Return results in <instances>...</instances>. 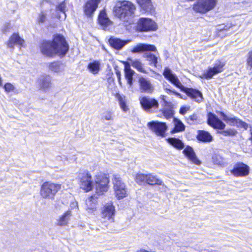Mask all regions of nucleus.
Instances as JSON below:
<instances>
[{
	"label": "nucleus",
	"instance_id": "obj_54",
	"mask_svg": "<svg viewBox=\"0 0 252 252\" xmlns=\"http://www.w3.org/2000/svg\"><path fill=\"white\" fill-rule=\"evenodd\" d=\"M164 97L165 98L166 97V96H162V99H164Z\"/></svg>",
	"mask_w": 252,
	"mask_h": 252
},
{
	"label": "nucleus",
	"instance_id": "obj_29",
	"mask_svg": "<svg viewBox=\"0 0 252 252\" xmlns=\"http://www.w3.org/2000/svg\"><path fill=\"white\" fill-rule=\"evenodd\" d=\"M146 183L150 185H162V181L152 174H146Z\"/></svg>",
	"mask_w": 252,
	"mask_h": 252
},
{
	"label": "nucleus",
	"instance_id": "obj_30",
	"mask_svg": "<svg viewBox=\"0 0 252 252\" xmlns=\"http://www.w3.org/2000/svg\"><path fill=\"white\" fill-rule=\"evenodd\" d=\"M141 8L145 12H150L153 5L151 0H136Z\"/></svg>",
	"mask_w": 252,
	"mask_h": 252
},
{
	"label": "nucleus",
	"instance_id": "obj_35",
	"mask_svg": "<svg viewBox=\"0 0 252 252\" xmlns=\"http://www.w3.org/2000/svg\"><path fill=\"white\" fill-rule=\"evenodd\" d=\"M174 128L171 131L172 133L183 131L185 129L184 124L179 120L174 118Z\"/></svg>",
	"mask_w": 252,
	"mask_h": 252
},
{
	"label": "nucleus",
	"instance_id": "obj_16",
	"mask_svg": "<svg viewBox=\"0 0 252 252\" xmlns=\"http://www.w3.org/2000/svg\"><path fill=\"white\" fill-rule=\"evenodd\" d=\"M139 83L141 92L151 94L154 91V87L149 79L143 77L139 78Z\"/></svg>",
	"mask_w": 252,
	"mask_h": 252
},
{
	"label": "nucleus",
	"instance_id": "obj_50",
	"mask_svg": "<svg viewBox=\"0 0 252 252\" xmlns=\"http://www.w3.org/2000/svg\"><path fill=\"white\" fill-rule=\"evenodd\" d=\"M165 90L166 91V92L167 94H169L170 93H172V94H174L175 95H176V96H179V97L182 98L181 94H180L175 92V91L171 90H170V89H168V88H165Z\"/></svg>",
	"mask_w": 252,
	"mask_h": 252
},
{
	"label": "nucleus",
	"instance_id": "obj_55",
	"mask_svg": "<svg viewBox=\"0 0 252 252\" xmlns=\"http://www.w3.org/2000/svg\"><path fill=\"white\" fill-rule=\"evenodd\" d=\"M251 82H252V78L251 79Z\"/></svg>",
	"mask_w": 252,
	"mask_h": 252
},
{
	"label": "nucleus",
	"instance_id": "obj_24",
	"mask_svg": "<svg viewBox=\"0 0 252 252\" xmlns=\"http://www.w3.org/2000/svg\"><path fill=\"white\" fill-rule=\"evenodd\" d=\"M96 200L94 196H91L86 200V210L89 213H92L96 210Z\"/></svg>",
	"mask_w": 252,
	"mask_h": 252
},
{
	"label": "nucleus",
	"instance_id": "obj_42",
	"mask_svg": "<svg viewBox=\"0 0 252 252\" xmlns=\"http://www.w3.org/2000/svg\"><path fill=\"white\" fill-rule=\"evenodd\" d=\"M47 11H43L39 14L37 22L39 24L45 23L47 20Z\"/></svg>",
	"mask_w": 252,
	"mask_h": 252
},
{
	"label": "nucleus",
	"instance_id": "obj_3",
	"mask_svg": "<svg viewBox=\"0 0 252 252\" xmlns=\"http://www.w3.org/2000/svg\"><path fill=\"white\" fill-rule=\"evenodd\" d=\"M135 10L134 4L126 0L117 1L114 7L115 16L124 22H130Z\"/></svg>",
	"mask_w": 252,
	"mask_h": 252
},
{
	"label": "nucleus",
	"instance_id": "obj_39",
	"mask_svg": "<svg viewBox=\"0 0 252 252\" xmlns=\"http://www.w3.org/2000/svg\"><path fill=\"white\" fill-rule=\"evenodd\" d=\"M212 161L215 164L224 165L226 163L225 159L219 155H214L212 157Z\"/></svg>",
	"mask_w": 252,
	"mask_h": 252
},
{
	"label": "nucleus",
	"instance_id": "obj_53",
	"mask_svg": "<svg viewBox=\"0 0 252 252\" xmlns=\"http://www.w3.org/2000/svg\"><path fill=\"white\" fill-rule=\"evenodd\" d=\"M251 135H252V136H251V139H252V128H251Z\"/></svg>",
	"mask_w": 252,
	"mask_h": 252
},
{
	"label": "nucleus",
	"instance_id": "obj_34",
	"mask_svg": "<svg viewBox=\"0 0 252 252\" xmlns=\"http://www.w3.org/2000/svg\"><path fill=\"white\" fill-rule=\"evenodd\" d=\"M143 57L147 59L150 65H153L155 67L157 66L158 62V58L157 56L151 53H146L144 54Z\"/></svg>",
	"mask_w": 252,
	"mask_h": 252
},
{
	"label": "nucleus",
	"instance_id": "obj_11",
	"mask_svg": "<svg viewBox=\"0 0 252 252\" xmlns=\"http://www.w3.org/2000/svg\"><path fill=\"white\" fill-rule=\"evenodd\" d=\"M149 129L158 136L164 137L165 133L167 129L165 123L158 121H152L147 124Z\"/></svg>",
	"mask_w": 252,
	"mask_h": 252
},
{
	"label": "nucleus",
	"instance_id": "obj_15",
	"mask_svg": "<svg viewBox=\"0 0 252 252\" xmlns=\"http://www.w3.org/2000/svg\"><path fill=\"white\" fill-rule=\"evenodd\" d=\"M140 102L142 107L147 111L157 109L158 106V103L157 100L148 96L141 97Z\"/></svg>",
	"mask_w": 252,
	"mask_h": 252
},
{
	"label": "nucleus",
	"instance_id": "obj_43",
	"mask_svg": "<svg viewBox=\"0 0 252 252\" xmlns=\"http://www.w3.org/2000/svg\"><path fill=\"white\" fill-rule=\"evenodd\" d=\"M3 88L5 91L8 93L13 92L15 89L14 86L10 83H5L3 86Z\"/></svg>",
	"mask_w": 252,
	"mask_h": 252
},
{
	"label": "nucleus",
	"instance_id": "obj_51",
	"mask_svg": "<svg viewBox=\"0 0 252 252\" xmlns=\"http://www.w3.org/2000/svg\"><path fill=\"white\" fill-rule=\"evenodd\" d=\"M116 74H117V76L118 78V79H119V83L121 84V74H120V72H116Z\"/></svg>",
	"mask_w": 252,
	"mask_h": 252
},
{
	"label": "nucleus",
	"instance_id": "obj_10",
	"mask_svg": "<svg viewBox=\"0 0 252 252\" xmlns=\"http://www.w3.org/2000/svg\"><path fill=\"white\" fill-rule=\"evenodd\" d=\"M137 28L141 32L155 31L158 29V26L151 19L141 18L137 22Z\"/></svg>",
	"mask_w": 252,
	"mask_h": 252
},
{
	"label": "nucleus",
	"instance_id": "obj_27",
	"mask_svg": "<svg viewBox=\"0 0 252 252\" xmlns=\"http://www.w3.org/2000/svg\"><path fill=\"white\" fill-rule=\"evenodd\" d=\"M49 69L52 72L60 73L64 70V65L59 62H54L49 63Z\"/></svg>",
	"mask_w": 252,
	"mask_h": 252
},
{
	"label": "nucleus",
	"instance_id": "obj_47",
	"mask_svg": "<svg viewBox=\"0 0 252 252\" xmlns=\"http://www.w3.org/2000/svg\"><path fill=\"white\" fill-rule=\"evenodd\" d=\"M247 63L248 65L252 68V51L250 52L248 54Z\"/></svg>",
	"mask_w": 252,
	"mask_h": 252
},
{
	"label": "nucleus",
	"instance_id": "obj_18",
	"mask_svg": "<svg viewBox=\"0 0 252 252\" xmlns=\"http://www.w3.org/2000/svg\"><path fill=\"white\" fill-rule=\"evenodd\" d=\"M65 8H66V4L65 1H63L60 3L56 8V13L54 14L52 13V18H57L60 20H64L65 19L66 17V15L65 14Z\"/></svg>",
	"mask_w": 252,
	"mask_h": 252
},
{
	"label": "nucleus",
	"instance_id": "obj_21",
	"mask_svg": "<svg viewBox=\"0 0 252 252\" xmlns=\"http://www.w3.org/2000/svg\"><path fill=\"white\" fill-rule=\"evenodd\" d=\"M183 153L193 163L197 165L200 164V161L197 158L195 154L191 147L189 146L187 147L183 151Z\"/></svg>",
	"mask_w": 252,
	"mask_h": 252
},
{
	"label": "nucleus",
	"instance_id": "obj_9",
	"mask_svg": "<svg viewBox=\"0 0 252 252\" xmlns=\"http://www.w3.org/2000/svg\"><path fill=\"white\" fill-rule=\"evenodd\" d=\"M112 180L115 195L117 199L120 200L126 197L127 195L126 189L120 176L114 175Z\"/></svg>",
	"mask_w": 252,
	"mask_h": 252
},
{
	"label": "nucleus",
	"instance_id": "obj_52",
	"mask_svg": "<svg viewBox=\"0 0 252 252\" xmlns=\"http://www.w3.org/2000/svg\"><path fill=\"white\" fill-rule=\"evenodd\" d=\"M136 252H151L147 251L145 249H141L140 250L136 251Z\"/></svg>",
	"mask_w": 252,
	"mask_h": 252
},
{
	"label": "nucleus",
	"instance_id": "obj_45",
	"mask_svg": "<svg viewBox=\"0 0 252 252\" xmlns=\"http://www.w3.org/2000/svg\"><path fill=\"white\" fill-rule=\"evenodd\" d=\"M163 114L164 116L168 119L173 117L174 112L171 109H165L163 110Z\"/></svg>",
	"mask_w": 252,
	"mask_h": 252
},
{
	"label": "nucleus",
	"instance_id": "obj_7",
	"mask_svg": "<svg viewBox=\"0 0 252 252\" xmlns=\"http://www.w3.org/2000/svg\"><path fill=\"white\" fill-rule=\"evenodd\" d=\"M218 1V0H197L193 4L192 9L196 12L205 14L214 9Z\"/></svg>",
	"mask_w": 252,
	"mask_h": 252
},
{
	"label": "nucleus",
	"instance_id": "obj_19",
	"mask_svg": "<svg viewBox=\"0 0 252 252\" xmlns=\"http://www.w3.org/2000/svg\"><path fill=\"white\" fill-rule=\"evenodd\" d=\"M157 48L154 45L139 43L134 46L131 50L132 53H140L146 51H156Z\"/></svg>",
	"mask_w": 252,
	"mask_h": 252
},
{
	"label": "nucleus",
	"instance_id": "obj_23",
	"mask_svg": "<svg viewBox=\"0 0 252 252\" xmlns=\"http://www.w3.org/2000/svg\"><path fill=\"white\" fill-rule=\"evenodd\" d=\"M196 138L203 143H209L213 140V137L210 133L204 130H198Z\"/></svg>",
	"mask_w": 252,
	"mask_h": 252
},
{
	"label": "nucleus",
	"instance_id": "obj_22",
	"mask_svg": "<svg viewBox=\"0 0 252 252\" xmlns=\"http://www.w3.org/2000/svg\"><path fill=\"white\" fill-rule=\"evenodd\" d=\"M51 78L49 76H42L38 79V85L43 90H47L51 87Z\"/></svg>",
	"mask_w": 252,
	"mask_h": 252
},
{
	"label": "nucleus",
	"instance_id": "obj_33",
	"mask_svg": "<svg viewBox=\"0 0 252 252\" xmlns=\"http://www.w3.org/2000/svg\"><path fill=\"white\" fill-rule=\"evenodd\" d=\"M100 63L99 61H94L88 64V68L93 74H96L100 70Z\"/></svg>",
	"mask_w": 252,
	"mask_h": 252
},
{
	"label": "nucleus",
	"instance_id": "obj_5",
	"mask_svg": "<svg viewBox=\"0 0 252 252\" xmlns=\"http://www.w3.org/2000/svg\"><path fill=\"white\" fill-rule=\"evenodd\" d=\"M61 189V185L51 182H45L41 186L40 194L44 199H53L56 193Z\"/></svg>",
	"mask_w": 252,
	"mask_h": 252
},
{
	"label": "nucleus",
	"instance_id": "obj_20",
	"mask_svg": "<svg viewBox=\"0 0 252 252\" xmlns=\"http://www.w3.org/2000/svg\"><path fill=\"white\" fill-rule=\"evenodd\" d=\"M24 43V40L20 37L19 34L14 33L9 38L7 45L8 48H13L15 45L23 46Z\"/></svg>",
	"mask_w": 252,
	"mask_h": 252
},
{
	"label": "nucleus",
	"instance_id": "obj_25",
	"mask_svg": "<svg viewBox=\"0 0 252 252\" xmlns=\"http://www.w3.org/2000/svg\"><path fill=\"white\" fill-rule=\"evenodd\" d=\"M134 73V71L130 68V64L127 63H126L125 65V77L127 80V84L130 87L132 86L133 76Z\"/></svg>",
	"mask_w": 252,
	"mask_h": 252
},
{
	"label": "nucleus",
	"instance_id": "obj_48",
	"mask_svg": "<svg viewBox=\"0 0 252 252\" xmlns=\"http://www.w3.org/2000/svg\"><path fill=\"white\" fill-rule=\"evenodd\" d=\"M10 29V24L9 23H6L4 24L2 28V31L3 33H5L9 31Z\"/></svg>",
	"mask_w": 252,
	"mask_h": 252
},
{
	"label": "nucleus",
	"instance_id": "obj_44",
	"mask_svg": "<svg viewBox=\"0 0 252 252\" xmlns=\"http://www.w3.org/2000/svg\"><path fill=\"white\" fill-rule=\"evenodd\" d=\"M187 121L190 125L195 124L197 122V116L196 114H193L189 116L188 119Z\"/></svg>",
	"mask_w": 252,
	"mask_h": 252
},
{
	"label": "nucleus",
	"instance_id": "obj_41",
	"mask_svg": "<svg viewBox=\"0 0 252 252\" xmlns=\"http://www.w3.org/2000/svg\"><path fill=\"white\" fill-rule=\"evenodd\" d=\"M101 119L106 121H113L114 114L111 111H106L102 114Z\"/></svg>",
	"mask_w": 252,
	"mask_h": 252
},
{
	"label": "nucleus",
	"instance_id": "obj_17",
	"mask_svg": "<svg viewBox=\"0 0 252 252\" xmlns=\"http://www.w3.org/2000/svg\"><path fill=\"white\" fill-rule=\"evenodd\" d=\"M100 0H89L84 6L85 14L88 17H90L96 10L98 4Z\"/></svg>",
	"mask_w": 252,
	"mask_h": 252
},
{
	"label": "nucleus",
	"instance_id": "obj_36",
	"mask_svg": "<svg viewBox=\"0 0 252 252\" xmlns=\"http://www.w3.org/2000/svg\"><path fill=\"white\" fill-rule=\"evenodd\" d=\"M167 140L170 144L177 149H182L184 147V143L178 138H169Z\"/></svg>",
	"mask_w": 252,
	"mask_h": 252
},
{
	"label": "nucleus",
	"instance_id": "obj_14",
	"mask_svg": "<svg viewBox=\"0 0 252 252\" xmlns=\"http://www.w3.org/2000/svg\"><path fill=\"white\" fill-rule=\"evenodd\" d=\"M115 214V207L112 202H108L105 204L101 210V217L104 219L114 221Z\"/></svg>",
	"mask_w": 252,
	"mask_h": 252
},
{
	"label": "nucleus",
	"instance_id": "obj_12",
	"mask_svg": "<svg viewBox=\"0 0 252 252\" xmlns=\"http://www.w3.org/2000/svg\"><path fill=\"white\" fill-rule=\"evenodd\" d=\"M230 173L235 177H245L249 175L250 167L243 162H238L234 165Z\"/></svg>",
	"mask_w": 252,
	"mask_h": 252
},
{
	"label": "nucleus",
	"instance_id": "obj_2",
	"mask_svg": "<svg viewBox=\"0 0 252 252\" xmlns=\"http://www.w3.org/2000/svg\"><path fill=\"white\" fill-rule=\"evenodd\" d=\"M163 75L166 79L182 91L185 92L189 96L194 99L195 101L197 102H200L202 101L203 99L202 93L196 89L185 88L182 85L176 75L173 73L169 68L166 67L164 69Z\"/></svg>",
	"mask_w": 252,
	"mask_h": 252
},
{
	"label": "nucleus",
	"instance_id": "obj_1",
	"mask_svg": "<svg viewBox=\"0 0 252 252\" xmlns=\"http://www.w3.org/2000/svg\"><path fill=\"white\" fill-rule=\"evenodd\" d=\"M40 49L42 54L47 57L63 56L68 50V45L63 35L56 34L52 41H43Z\"/></svg>",
	"mask_w": 252,
	"mask_h": 252
},
{
	"label": "nucleus",
	"instance_id": "obj_32",
	"mask_svg": "<svg viewBox=\"0 0 252 252\" xmlns=\"http://www.w3.org/2000/svg\"><path fill=\"white\" fill-rule=\"evenodd\" d=\"M98 20L100 25L102 26H107L111 24V21L108 18L106 12L104 11L100 12Z\"/></svg>",
	"mask_w": 252,
	"mask_h": 252
},
{
	"label": "nucleus",
	"instance_id": "obj_8",
	"mask_svg": "<svg viewBox=\"0 0 252 252\" xmlns=\"http://www.w3.org/2000/svg\"><path fill=\"white\" fill-rule=\"evenodd\" d=\"M80 188L85 192H89L94 187V182L90 173L86 170H80L78 175Z\"/></svg>",
	"mask_w": 252,
	"mask_h": 252
},
{
	"label": "nucleus",
	"instance_id": "obj_26",
	"mask_svg": "<svg viewBox=\"0 0 252 252\" xmlns=\"http://www.w3.org/2000/svg\"><path fill=\"white\" fill-rule=\"evenodd\" d=\"M128 42V41H124L119 38L113 37L110 38L109 39V43L111 46L118 50L122 48Z\"/></svg>",
	"mask_w": 252,
	"mask_h": 252
},
{
	"label": "nucleus",
	"instance_id": "obj_46",
	"mask_svg": "<svg viewBox=\"0 0 252 252\" xmlns=\"http://www.w3.org/2000/svg\"><path fill=\"white\" fill-rule=\"evenodd\" d=\"M236 126L240 128H243L247 129L248 128V125L244 122H243L240 119H238Z\"/></svg>",
	"mask_w": 252,
	"mask_h": 252
},
{
	"label": "nucleus",
	"instance_id": "obj_38",
	"mask_svg": "<svg viewBox=\"0 0 252 252\" xmlns=\"http://www.w3.org/2000/svg\"><path fill=\"white\" fill-rule=\"evenodd\" d=\"M220 116H221L223 120L229 125L232 126H236L239 119H237L236 117H228L223 112H220Z\"/></svg>",
	"mask_w": 252,
	"mask_h": 252
},
{
	"label": "nucleus",
	"instance_id": "obj_4",
	"mask_svg": "<svg viewBox=\"0 0 252 252\" xmlns=\"http://www.w3.org/2000/svg\"><path fill=\"white\" fill-rule=\"evenodd\" d=\"M208 123L214 128L221 130L220 131H218V133L225 136H235L237 133L236 130L233 129L223 130L225 127V125L213 113H209Z\"/></svg>",
	"mask_w": 252,
	"mask_h": 252
},
{
	"label": "nucleus",
	"instance_id": "obj_6",
	"mask_svg": "<svg viewBox=\"0 0 252 252\" xmlns=\"http://www.w3.org/2000/svg\"><path fill=\"white\" fill-rule=\"evenodd\" d=\"M109 179L106 175L98 173L94 177V187L98 195L103 194L108 191Z\"/></svg>",
	"mask_w": 252,
	"mask_h": 252
},
{
	"label": "nucleus",
	"instance_id": "obj_13",
	"mask_svg": "<svg viewBox=\"0 0 252 252\" xmlns=\"http://www.w3.org/2000/svg\"><path fill=\"white\" fill-rule=\"evenodd\" d=\"M225 64L220 61L215 62L213 67H209L206 72L203 74L202 77L206 79L211 78L214 75L221 72Z\"/></svg>",
	"mask_w": 252,
	"mask_h": 252
},
{
	"label": "nucleus",
	"instance_id": "obj_40",
	"mask_svg": "<svg viewBox=\"0 0 252 252\" xmlns=\"http://www.w3.org/2000/svg\"><path fill=\"white\" fill-rule=\"evenodd\" d=\"M146 174L137 173L135 178V182L139 185H142L146 183Z\"/></svg>",
	"mask_w": 252,
	"mask_h": 252
},
{
	"label": "nucleus",
	"instance_id": "obj_31",
	"mask_svg": "<svg viewBox=\"0 0 252 252\" xmlns=\"http://www.w3.org/2000/svg\"><path fill=\"white\" fill-rule=\"evenodd\" d=\"M129 63L131 66L137 69V71L146 73L147 71L145 69L143 64L138 60H129Z\"/></svg>",
	"mask_w": 252,
	"mask_h": 252
},
{
	"label": "nucleus",
	"instance_id": "obj_37",
	"mask_svg": "<svg viewBox=\"0 0 252 252\" xmlns=\"http://www.w3.org/2000/svg\"><path fill=\"white\" fill-rule=\"evenodd\" d=\"M116 97L119 101L121 108L124 112H126L128 110V108L126 103V96L119 94H117Z\"/></svg>",
	"mask_w": 252,
	"mask_h": 252
},
{
	"label": "nucleus",
	"instance_id": "obj_49",
	"mask_svg": "<svg viewBox=\"0 0 252 252\" xmlns=\"http://www.w3.org/2000/svg\"><path fill=\"white\" fill-rule=\"evenodd\" d=\"M190 109V107L189 106H183L181 107L180 109V113L182 115L185 114Z\"/></svg>",
	"mask_w": 252,
	"mask_h": 252
},
{
	"label": "nucleus",
	"instance_id": "obj_28",
	"mask_svg": "<svg viewBox=\"0 0 252 252\" xmlns=\"http://www.w3.org/2000/svg\"><path fill=\"white\" fill-rule=\"evenodd\" d=\"M71 216V213L70 210H68L66 212H65L63 215L61 216L57 220V225L60 226L66 225Z\"/></svg>",
	"mask_w": 252,
	"mask_h": 252
}]
</instances>
